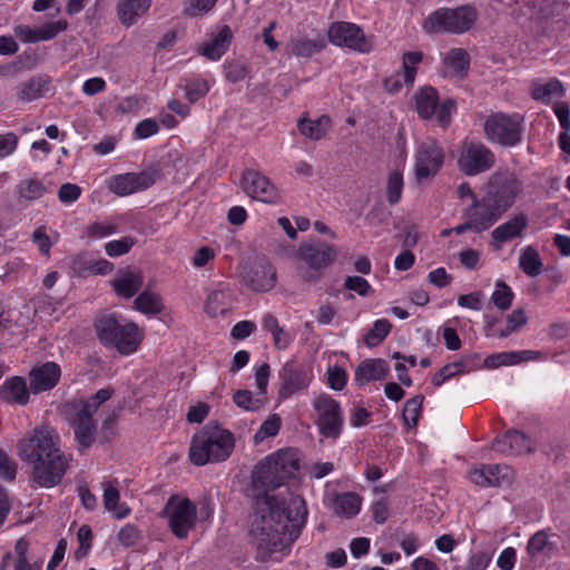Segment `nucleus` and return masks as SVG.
<instances>
[{"instance_id":"f257e3e1","label":"nucleus","mask_w":570,"mask_h":570,"mask_svg":"<svg viewBox=\"0 0 570 570\" xmlns=\"http://www.w3.org/2000/svg\"><path fill=\"white\" fill-rule=\"evenodd\" d=\"M295 449H282L261 460L252 473L253 521L257 558L266 561L274 554L282 556L298 538L307 518L305 501L288 491L275 492L299 470Z\"/></svg>"},{"instance_id":"f03ea898","label":"nucleus","mask_w":570,"mask_h":570,"mask_svg":"<svg viewBox=\"0 0 570 570\" xmlns=\"http://www.w3.org/2000/svg\"><path fill=\"white\" fill-rule=\"evenodd\" d=\"M59 435L50 426L33 429L32 433L18 443L19 458L31 465V476L41 488L60 483L67 468V456L59 448Z\"/></svg>"},{"instance_id":"7ed1b4c3","label":"nucleus","mask_w":570,"mask_h":570,"mask_svg":"<svg viewBox=\"0 0 570 570\" xmlns=\"http://www.w3.org/2000/svg\"><path fill=\"white\" fill-rule=\"evenodd\" d=\"M523 190V183L513 173L495 174L487 194L464 208L462 217H469L480 234L490 229L515 203Z\"/></svg>"},{"instance_id":"20e7f679","label":"nucleus","mask_w":570,"mask_h":570,"mask_svg":"<svg viewBox=\"0 0 570 570\" xmlns=\"http://www.w3.org/2000/svg\"><path fill=\"white\" fill-rule=\"evenodd\" d=\"M94 328L101 345L115 348L121 355L137 352L145 337L142 328L116 312L99 314Z\"/></svg>"},{"instance_id":"39448f33","label":"nucleus","mask_w":570,"mask_h":570,"mask_svg":"<svg viewBox=\"0 0 570 570\" xmlns=\"http://www.w3.org/2000/svg\"><path fill=\"white\" fill-rule=\"evenodd\" d=\"M112 393L111 389H100L86 400L75 399L63 404V413L81 450H87L94 444L97 432L94 414L111 397Z\"/></svg>"},{"instance_id":"423d86ee","label":"nucleus","mask_w":570,"mask_h":570,"mask_svg":"<svg viewBox=\"0 0 570 570\" xmlns=\"http://www.w3.org/2000/svg\"><path fill=\"white\" fill-rule=\"evenodd\" d=\"M234 448L233 433L217 422H208L191 438L189 459L197 466L218 463L227 460Z\"/></svg>"},{"instance_id":"0eeeda50","label":"nucleus","mask_w":570,"mask_h":570,"mask_svg":"<svg viewBox=\"0 0 570 570\" xmlns=\"http://www.w3.org/2000/svg\"><path fill=\"white\" fill-rule=\"evenodd\" d=\"M485 138L502 147H514L522 141L524 118L522 115L494 112L487 117L484 124Z\"/></svg>"},{"instance_id":"6e6552de","label":"nucleus","mask_w":570,"mask_h":570,"mask_svg":"<svg viewBox=\"0 0 570 570\" xmlns=\"http://www.w3.org/2000/svg\"><path fill=\"white\" fill-rule=\"evenodd\" d=\"M475 19L476 10L471 6L455 9L441 8L425 18L423 28L429 33H462L473 26Z\"/></svg>"},{"instance_id":"1a4fd4ad","label":"nucleus","mask_w":570,"mask_h":570,"mask_svg":"<svg viewBox=\"0 0 570 570\" xmlns=\"http://www.w3.org/2000/svg\"><path fill=\"white\" fill-rule=\"evenodd\" d=\"M161 517L167 520L171 533L177 539H186L197 521V507L188 498L173 494L167 500Z\"/></svg>"},{"instance_id":"9d476101","label":"nucleus","mask_w":570,"mask_h":570,"mask_svg":"<svg viewBox=\"0 0 570 570\" xmlns=\"http://www.w3.org/2000/svg\"><path fill=\"white\" fill-rule=\"evenodd\" d=\"M316 414L315 425L321 436L337 440L344 429V414L340 403L328 394H320L313 400Z\"/></svg>"},{"instance_id":"9b49d317","label":"nucleus","mask_w":570,"mask_h":570,"mask_svg":"<svg viewBox=\"0 0 570 570\" xmlns=\"http://www.w3.org/2000/svg\"><path fill=\"white\" fill-rule=\"evenodd\" d=\"M336 255V248L323 242L302 244L296 252L297 258L307 266L302 272V278L309 284H316L322 277V271L334 262Z\"/></svg>"},{"instance_id":"f8f14e48","label":"nucleus","mask_w":570,"mask_h":570,"mask_svg":"<svg viewBox=\"0 0 570 570\" xmlns=\"http://www.w3.org/2000/svg\"><path fill=\"white\" fill-rule=\"evenodd\" d=\"M415 107L422 119H431L434 115L436 120L443 128L451 122L452 111L455 109V102L446 99L439 104L438 91L433 87H424L414 95Z\"/></svg>"},{"instance_id":"ddd939ff","label":"nucleus","mask_w":570,"mask_h":570,"mask_svg":"<svg viewBox=\"0 0 570 570\" xmlns=\"http://www.w3.org/2000/svg\"><path fill=\"white\" fill-rule=\"evenodd\" d=\"M281 385L279 400H287L295 393L308 387L313 379L311 368L298 360L287 361L278 372Z\"/></svg>"},{"instance_id":"4468645a","label":"nucleus","mask_w":570,"mask_h":570,"mask_svg":"<svg viewBox=\"0 0 570 570\" xmlns=\"http://www.w3.org/2000/svg\"><path fill=\"white\" fill-rule=\"evenodd\" d=\"M495 164L493 151L482 142H468L458 159L459 168L468 176H475L491 169Z\"/></svg>"},{"instance_id":"2eb2a0df","label":"nucleus","mask_w":570,"mask_h":570,"mask_svg":"<svg viewBox=\"0 0 570 570\" xmlns=\"http://www.w3.org/2000/svg\"><path fill=\"white\" fill-rule=\"evenodd\" d=\"M328 39L333 45L360 52H368L372 49V42L363 30L351 22H334L328 29Z\"/></svg>"},{"instance_id":"dca6fc26","label":"nucleus","mask_w":570,"mask_h":570,"mask_svg":"<svg viewBox=\"0 0 570 570\" xmlns=\"http://www.w3.org/2000/svg\"><path fill=\"white\" fill-rule=\"evenodd\" d=\"M242 184L248 196L263 203L277 204L282 198L278 188L261 171L246 169Z\"/></svg>"},{"instance_id":"f3484780","label":"nucleus","mask_w":570,"mask_h":570,"mask_svg":"<svg viewBox=\"0 0 570 570\" xmlns=\"http://www.w3.org/2000/svg\"><path fill=\"white\" fill-rule=\"evenodd\" d=\"M443 161V148L435 140L421 144L415 155L416 179L423 180L435 176L442 167Z\"/></svg>"},{"instance_id":"a211bd4d","label":"nucleus","mask_w":570,"mask_h":570,"mask_svg":"<svg viewBox=\"0 0 570 570\" xmlns=\"http://www.w3.org/2000/svg\"><path fill=\"white\" fill-rule=\"evenodd\" d=\"M156 176L157 173L155 170L117 175L109 180L108 188L116 195L127 196L153 186L156 181Z\"/></svg>"},{"instance_id":"6ab92c4d","label":"nucleus","mask_w":570,"mask_h":570,"mask_svg":"<svg viewBox=\"0 0 570 570\" xmlns=\"http://www.w3.org/2000/svg\"><path fill=\"white\" fill-rule=\"evenodd\" d=\"M469 476L479 487H503L513 481L514 471L507 464H481L472 469Z\"/></svg>"},{"instance_id":"aec40b11","label":"nucleus","mask_w":570,"mask_h":570,"mask_svg":"<svg viewBox=\"0 0 570 570\" xmlns=\"http://www.w3.org/2000/svg\"><path fill=\"white\" fill-rule=\"evenodd\" d=\"M534 448L531 438L518 430H509L492 442V450L503 455H522L533 452Z\"/></svg>"},{"instance_id":"412c9836","label":"nucleus","mask_w":570,"mask_h":570,"mask_svg":"<svg viewBox=\"0 0 570 570\" xmlns=\"http://www.w3.org/2000/svg\"><path fill=\"white\" fill-rule=\"evenodd\" d=\"M245 284L255 292H268L276 284V269L265 258L253 263L244 276Z\"/></svg>"},{"instance_id":"4be33fe9","label":"nucleus","mask_w":570,"mask_h":570,"mask_svg":"<svg viewBox=\"0 0 570 570\" xmlns=\"http://www.w3.org/2000/svg\"><path fill=\"white\" fill-rule=\"evenodd\" d=\"M67 20H57L46 22L38 28H31L26 24L14 27L16 36L24 43H36L40 41H49L56 38L60 32L68 28Z\"/></svg>"},{"instance_id":"5701e85b","label":"nucleus","mask_w":570,"mask_h":570,"mask_svg":"<svg viewBox=\"0 0 570 570\" xmlns=\"http://www.w3.org/2000/svg\"><path fill=\"white\" fill-rule=\"evenodd\" d=\"M60 376V366L55 362L33 367L29 373L30 391L35 394L50 391L58 384Z\"/></svg>"},{"instance_id":"b1692460","label":"nucleus","mask_w":570,"mask_h":570,"mask_svg":"<svg viewBox=\"0 0 570 570\" xmlns=\"http://www.w3.org/2000/svg\"><path fill=\"white\" fill-rule=\"evenodd\" d=\"M144 275L137 268L119 269L116 277L111 281L115 293L125 298L134 297L142 287Z\"/></svg>"},{"instance_id":"393cba45","label":"nucleus","mask_w":570,"mask_h":570,"mask_svg":"<svg viewBox=\"0 0 570 570\" xmlns=\"http://www.w3.org/2000/svg\"><path fill=\"white\" fill-rule=\"evenodd\" d=\"M529 224L528 216L523 213L514 215L508 222L499 225L491 232L493 242L503 244L513 238L522 237Z\"/></svg>"},{"instance_id":"a878e982","label":"nucleus","mask_w":570,"mask_h":570,"mask_svg":"<svg viewBox=\"0 0 570 570\" xmlns=\"http://www.w3.org/2000/svg\"><path fill=\"white\" fill-rule=\"evenodd\" d=\"M150 6L151 0H119L117 17L121 24L130 27L147 13Z\"/></svg>"},{"instance_id":"bb28decb","label":"nucleus","mask_w":570,"mask_h":570,"mask_svg":"<svg viewBox=\"0 0 570 570\" xmlns=\"http://www.w3.org/2000/svg\"><path fill=\"white\" fill-rule=\"evenodd\" d=\"M389 364L383 358H368L361 362L355 370V382L360 385L379 381L386 376Z\"/></svg>"},{"instance_id":"cd10ccee","label":"nucleus","mask_w":570,"mask_h":570,"mask_svg":"<svg viewBox=\"0 0 570 570\" xmlns=\"http://www.w3.org/2000/svg\"><path fill=\"white\" fill-rule=\"evenodd\" d=\"M362 498L355 492L336 493L331 500V508L336 515L351 519L361 511Z\"/></svg>"},{"instance_id":"c85d7f7f","label":"nucleus","mask_w":570,"mask_h":570,"mask_svg":"<svg viewBox=\"0 0 570 570\" xmlns=\"http://www.w3.org/2000/svg\"><path fill=\"white\" fill-rule=\"evenodd\" d=\"M0 395L4 402L26 405L29 401V389L26 380L21 376L7 380L0 387Z\"/></svg>"},{"instance_id":"c756f323","label":"nucleus","mask_w":570,"mask_h":570,"mask_svg":"<svg viewBox=\"0 0 570 570\" xmlns=\"http://www.w3.org/2000/svg\"><path fill=\"white\" fill-rule=\"evenodd\" d=\"M233 33L228 26H223L204 46L203 55L212 60L219 59L229 47Z\"/></svg>"},{"instance_id":"7c9ffc66","label":"nucleus","mask_w":570,"mask_h":570,"mask_svg":"<svg viewBox=\"0 0 570 570\" xmlns=\"http://www.w3.org/2000/svg\"><path fill=\"white\" fill-rule=\"evenodd\" d=\"M49 77H33L17 87V97L24 102L38 99L49 90Z\"/></svg>"},{"instance_id":"2f4dec72","label":"nucleus","mask_w":570,"mask_h":570,"mask_svg":"<svg viewBox=\"0 0 570 570\" xmlns=\"http://www.w3.org/2000/svg\"><path fill=\"white\" fill-rule=\"evenodd\" d=\"M528 322V317L523 308H517L511 314L507 316V325L504 328L497 332L493 326V322L487 323V336H498L500 338L508 337L513 332L525 325Z\"/></svg>"},{"instance_id":"473e14b6","label":"nucleus","mask_w":570,"mask_h":570,"mask_svg":"<svg viewBox=\"0 0 570 570\" xmlns=\"http://www.w3.org/2000/svg\"><path fill=\"white\" fill-rule=\"evenodd\" d=\"M326 46V41L323 37L315 39H308L305 37L293 39L288 45L289 53L296 57H311L315 53L321 52Z\"/></svg>"},{"instance_id":"72a5a7b5","label":"nucleus","mask_w":570,"mask_h":570,"mask_svg":"<svg viewBox=\"0 0 570 570\" xmlns=\"http://www.w3.org/2000/svg\"><path fill=\"white\" fill-rule=\"evenodd\" d=\"M233 402L245 411L256 412L267 404L268 397L259 392L253 393L249 390H237L233 394Z\"/></svg>"},{"instance_id":"f704fd0d","label":"nucleus","mask_w":570,"mask_h":570,"mask_svg":"<svg viewBox=\"0 0 570 570\" xmlns=\"http://www.w3.org/2000/svg\"><path fill=\"white\" fill-rule=\"evenodd\" d=\"M230 308L229 294L225 291L216 289L207 295L205 302V312L210 317L225 316Z\"/></svg>"},{"instance_id":"c9c22d12","label":"nucleus","mask_w":570,"mask_h":570,"mask_svg":"<svg viewBox=\"0 0 570 570\" xmlns=\"http://www.w3.org/2000/svg\"><path fill=\"white\" fill-rule=\"evenodd\" d=\"M134 308L145 315H157L163 312L164 304L159 294L144 291L135 298Z\"/></svg>"},{"instance_id":"e433bc0d","label":"nucleus","mask_w":570,"mask_h":570,"mask_svg":"<svg viewBox=\"0 0 570 570\" xmlns=\"http://www.w3.org/2000/svg\"><path fill=\"white\" fill-rule=\"evenodd\" d=\"M520 269L530 277H535L541 274L543 263L539 252L533 246H527L519 256Z\"/></svg>"},{"instance_id":"4c0bfd02","label":"nucleus","mask_w":570,"mask_h":570,"mask_svg":"<svg viewBox=\"0 0 570 570\" xmlns=\"http://www.w3.org/2000/svg\"><path fill=\"white\" fill-rule=\"evenodd\" d=\"M51 185H45L38 179H23L17 185L18 195L29 202L41 198L47 193L51 191Z\"/></svg>"},{"instance_id":"58836bf2","label":"nucleus","mask_w":570,"mask_h":570,"mask_svg":"<svg viewBox=\"0 0 570 570\" xmlns=\"http://www.w3.org/2000/svg\"><path fill=\"white\" fill-rule=\"evenodd\" d=\"M330 121L327 116H322L316 120L301 119L297 124V128L303 136L320 140L325 136Z\"/></svg>"},{"instance_id":"ea45409f","label":"nucleus","mask_w":570,"mask_h":570,"mask_svg":"<svg viewBox=\"0 0 570 570\" xmlns=\"http://www.w3.org/2000/svg\"><path fill=\"white\" fill-rule=\"evenodd\" d=\"M209 81L200 76L188 78L184 85L185 97L189 102H196L209 91Z\"/></svg>"},{"instance_id":"a19ab883","label":"nucleus","mask_w":570,"mask_h":570,"mask_svg":"<svg viewBox=\"0 0 570 570\" xmlns=\"http://www.w3.org/2000/svg\"><path fill=\"white\" fill-rule=\"evenodd\" d=\"M443 63L452 71H465L470 67V56L462 48H453L444 55Z\"/></svg>"},{"instance_id":"79ce46f5","label":"nucleus","mask_w":570,"mask_h":570,"mask_svg":"<svg viewBox=\"0 0 570 570\" xmlns=\"http://www.w3.org/2000/svg\"><path fill=\"white\" fill-rule=\"evenodd\" d=\"M554 544L549 541V534L546 530L535 532L528 541L527 551L533 558L539 554H550Z\"/></svg>"},{"instance_id":"37998d69","label":"nucleus","mask_w":570,"mask_h":570,"mask_svg":"<svg viewBox=\"0 0 570 570\" xmlns=\"http://www.w3.org/2000/svg\"><path fill=\"white\" fill-rule=\"evenodd\" d=\"M392 324L386 318L376 320L373 327L366 333L364 342L367 346L374 347L381 344L390 334Z\"/></svg>"},{"instance_id":"c03bdc74","label":"nucleus","mask_w":570,"mask_h":570,"mask_svg":"<svg viewBox=\"0 0 570 570\" xmlns=\"http://www.w3.org/2000/svg\"><path fill=\"white\" fill-rule=\"evenodd\" d=\"M424 402V396L422 394H417L413 396L412 399H409L403 406L402 417L407 428H415L421 409Z\"/></svg>"},{"instance_id":"a18cd8bd","label":"nucleus","mask_w":570,"mask_h":570,"mask_svg":"<svg viewBox=\"0 0 570 570\" xmlns=\"http://www.w3.org/2000/svg\"><path fill=\"white\" fill-rule=\"evenodd\" d=\"M513 297L514 294L505 282L498 281L495 283V289L492 293L491 299L499 309H509L512 305Z\"/></svg>"},{"instance_id":"49530a36","label":"nucleus","mask_w":570,"mask_h":570,"mask_svg":"<svg viewBox=\"0 0 570 570\" xmlns=\"http://www.w3.org/2000/svg\"><path fill=\"white\" fill-rule=\"evenodd\" d=\"M564 89L562 83L557 80H550L549 82L538 86L533 89L532 97L535 100L549 101L552 97H562Z\"/></svg>"},{"instance_id":"de8ad7c7","label":"nucleus","mask_w":570,"mask_h":570,"mask_svg":"<svg viewBox=\"0 0 570 570\" xmlns=\"http://www.w3.org/2000/svg\"><path fill=\"white\" fill-rule=\"evenodd\" d=\"M282 425V419L278 414H272L266 419L254 435L255 444L262 443L267 438L277 435Z\"/></svg>"},{"instance_id":"09e8293b","label":"nucleus","mask_w":570,"mask_h":570,"mask_svg":"<svg viewBox=\"0 0 570 570\" xmlns=\"http://www.w3.org/2000/svg\"><path fill=\"white\" fill-rule=\"evenodd\" d=\"M29 547H30V542L27 538H24V537L19 538L16 541L13 552L9 551L3 556L2 562H1V568L4 569V568L9 567L11 561L14 562L16 560H21V559L31 557L29 554Z\"/></svg>"},{"instance_id":"8fccbe9b","label":"nucleus","mask_w":570,"mask_h":570,"mask_svg":"<svg viewBox=\"0 0 570 570\" xmlns=\"http://www.w3.org/2000/svg\"><path fill=\"white\" fill-rule=\"evenodd\" d=\"M464 363L463 362H454L449 363L442 366L432 377V384L435 387L441 386L444 382L449 381L456 374H460L464 371Z\"/></svg>"},{"instance_id":"3c124183","label":"nucleus","mask_w":570,"mask_h":570,"mask_svg":"<svg viewBox=\"0 0 570 570\" xmlns=\"http://www.w3.org/2000/svg\"><path fill=\"white\" fill-rule=\"evenodd\" d=\"M403 189V176L399 170L390 173L387 178V202L395 205L400 202Z\"/></svg>"},{"instance_id":"603ef678","label":"nucleus","mask_w":570,"mask_h":570,"mask_svg":"<svg viewBox=\"0 0 570 570\" xmlns=\"http://www.w3.org/2000/svg\"><path fill=\"white\" fill-rule=\"evenodd\" d=\"M136 244V239L131 236H125L106 243L105 250L110 257H118L127 254Z\"/></svg>"},{"instance_id":"864d4df0","label":"nucleus","mask_w":570,"mask_h":570,"mask_svg":"<svg viewBox=\"0 0 570 570\" xmlns=\"http://www.w3.org/2000/svg\"><path fill=\"white\" fill-rule=\"evenodd\" d=\"M118 232V227L112 222L92 223L88 225L86 234L89 238L100 239Z\"/></svg>"},{"instance_id":"5fc2aeb1","label":"nucleus","mask_w":570,"mask_h":570,"mask_svg":"<svg viewBox=\"0 0 570 570\" xmlns=\"http://www.w3.org/2000/svg\"><path fill=\"white\" fill-rule=\"evenodd\" d=\"M344 287L348 291L355 292L363 297L374 293L371 284L362 276H347L344 281Z\"/></svg>"},{"instance_id":"6e6d98bb","label":"nucleus","mask_w":570,"mask_h":570,"mask_svg":"<svg viewBox=\"0 0 570 570\" xmlns=\"http://www.w3.org/2000/svg\"><path fill=\"white\" fill-rule=\"evenodd\" d=\"M140 539L139 529L130 523L124 525L118 532V541L121 546L129 548L135 546Z\"/></svg>"},{"instance_id":"4d7b16f0","label":"nucleus","mask_w":570,"mask_h":570,"mask_svg":"<svg viewBox=\"0 0 570 570\" xmlns=\"http://www.w3.org/2000/svg\"><path fill=\"white\" fill-rule=\"evenodd\" d=\"M514 352H501L492 354L484 360V365L489 368H497L502 365H515Z\"/></svg>"},{"instance_id":"13d9d810","label":"nucleus","mask_w":570,"mask_h":570,"mask_svg":"<svg viewBox=\"0 0 570 570\" xmlns=\"http://www.w3.org/2000/svg\"><path fill=\"white\" fill-rule=\"evenodd\" d=\"M17 475V464L0 449V478L4 481H13Z\"/></svg>"},{"instance_id":"bf43d9fd","label":"nucleus","mask_w":570,"mask_h":570,"mask_svg":"<svg viewBox=\"0 0 570 570\" xmlns=\"http://www.w3.org/2000/svg\"><path fill=\"white\" fill-rule=\"evenodd\" d=\"M218 0H190L184 9V13L189 17H198L208 12Z\"/></svg>"},{"instance_id":"052dcab7","label":"nucleus","mask_w":570,"mask_h":570,"mask_svg":"<svg viewBox=\"0 0 570 570\" xmlns=\"http://www.w3.org/2000/svg\"><path fill=\"white\" fill-rule=\"evenodd\" d=\"M159 131V125L155 119L147 118L136 125L134 135L138 139H146Z\"/></svg>"},{"instance_id":"680f3d73","label":"nucleus","mask_w":570,"mask_h":570,"mask_svg":"<svg viewBox=\"0 0 570 570\" xmlns=\"http://www.w3.org/2000/svg\"><path fill=\"white\" fill-rule=\"evenodd\" d=\"M81 195V188L76 184L66 183L58 190V198L62 204H71Z\"/></svg>"},{"instance_id":"e2e57ef3","label":"nucleus","mask_w":570,"mask_h":570,"mask_svg":"<svg viewBox=\"0 0 570 570\" xmlns=\"http://www.w3.org/2000/svg\"><path fill=\"white\" fill-rule=\"evenodd\" d=\"M271 375V366L268 363H263L255 371V383L257 392L267 396V385Z\"/></svg>"},{"instance_id":"0e129e2a","label":"nucleus","mask_w":570,"mask_h":570,"mask_svg":"<svg viewBox=\"0 0 570 570\" xmlns=\"http://www.w3.org/2000/svg\"><path fill=\"white\" fill-rule=\"evenodd\" d=\"M256 328L257 326L255 322L240 321L233 326L230 336L235 340H245L246 337L250 336L256 331Z\"/></svg>"},{"instance_id":"69168bd1","label":"nucleus","mask_w":570,"mask_h":570,"mask_svg":"<svg viewBox=\"0 0 570 570\" xmlns=\"http://www.w3.org/2000/svg\"><path fill=\"white\" fill-rule=\"evenodd\" d=\"M145 100L137 96H130L122 99L118 106L117 110L121 114H135L142 108Z\"/></svg>"},{"instance_id":"338daca9","label":"nucleus","mask_w":570,"mask_h":570,"mask_svg":"<svg viewBox=\"0 0 570 570\" xmlns=\"http://www.w3.org/2000/svg\"><path fill=\"white\" fill-rule=\"evenodd\" d=\"M328 383L335 391H341L346 385V373L338 366L328 368Z\"/></svg>"},{"instance_id":"774afa93","label":"nucleus","mask_w":570,"mask_h":570,"mask_svg":"<svg viewBox=\"0 0 570 570\" xmlns=\"http://www.w3.org/2000/svg\"><path fill=\"white\" fill-rule=\"evenodd\" d=\"M490 561V557L484 552L473 553L464 570H485Z\"/></svg>"}]
</instances>
